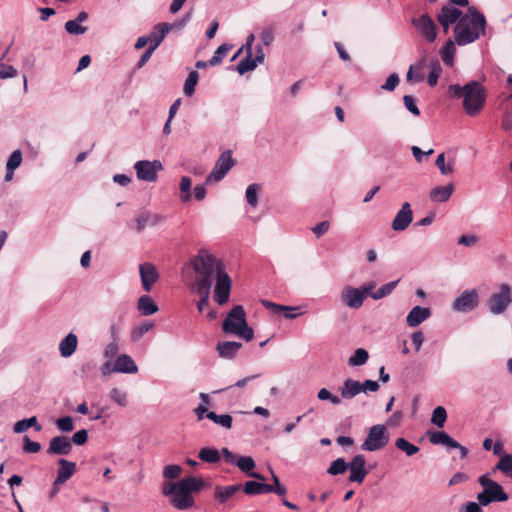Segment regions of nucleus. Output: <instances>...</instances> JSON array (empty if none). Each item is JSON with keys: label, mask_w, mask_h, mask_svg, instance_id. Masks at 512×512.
I'll return each mask as SVG.
<instances>
[{"label": "nucleus", "mask_w": 512, "mask_h": 512, "mask_svg": "<svg viewBox=\"0 0 512 512\" xmlns=\"http://www.w3.org/2000/svg\"><path fill=\"white\" fill-rule=\"evenodd\" d=\"M271 485L258 481H247L243 485V491L247 495L255 496L270 493Z\"/></svg>", "instance_id": "nucleus-32"}, {"label": "nucleus", "mask_w": 512, "mask_h": 512, "mask_svg": "<svg viewBox=\"0 0 512 512\" xmlns=\"http://www.w3.org/2000/svg\"><path fill=\"white\" fill-rule=\"evenodd\" d=\"M364 292L360 288L345 286L340 293L341 302L351 309H359L365 300Z\"/></svg>", "instance_id": "nucleus-12"}, {"label": "nucleus", "mask_w": 512, "mask_h": 512, "mask_svg": "<svg viewBox=\"0 0 512 512\" xmlns=\"http://www.w3.org/2000/svg\"><path fill=\"white\" fill-rule=\"evenodd\" d=\"M447 419V412L444 407L438 406L433 410L431 422L439 428H442Z\"/></svg>", "instance_id": "nucleus-46"}, {"label": "nucleus", "mask_w": 512, "mask_h": 512, "mask_svg": "<svg viewBox=\"0 0 512 512\" xmlns=\"http://www.w3.org/2000/svg\"><path fill=\"white\" fill-rule=\"evenodd\" d=\"M59 468L57 470L56 479L59 483H66L76 471V463L68 461L64 458L58 460Z\"/></svg>", "instance_id": "nucleus-26"}, {"label": "nucleus", "mask_w": 512, "mask_h": 512, "mask_svg": "<svg viewBox=\"0 0 512 512\" xmlns=\"http://www.w3.org/2000/svg\"><path fill=\"white\" fill-rule=\"evenodd\" d=\"M198 79L199 74L197 71H192L189 73L183 87V91L186 96H192L194 94Z\"/></svg>", "instance_id": "nucleus-43"}, {"label": "nucleus", "mask_w": 512, "mask_h": 512, "mask_svg": "<svg viewBox=\"0 0 512 512\" xmlns=\"http://www.w3.org/2000/svg\"><path fill=\"white\" fill-rule=\"evenodd\" d=\"M272 481L273 485H271L270 493H275L280 497H284L287 493V489L284 485L280 483L279 477L272 472Z\"/></svg>", "instance_id": "nucleus-55"}, {"label": "nucleus", "mask_w": 512, "mask_h": 512, "mask_svg": "<svg viewBox=\"0 0 512 512\" xmlns=\"http://www.w3.org/2000/svg\"><path fill=\"white\" fill-rule=\"evenodd\" d=\"M110 399L117 405L124 407L127 405V394L119 388H112L109 392Z\"/></svg>", "instance_id": "nucleus-50"}, {"label": "nucleus", "mask_w": 512, "mask_h": 512, "mask_svg": "<svg viewBox=\"0 0 512 512\" xmlns=\"http://www.w3.org/2000/svg\"><path fill=\"white\" fill-rule=\"evenodd\" d=\"M57 428L62 432H71L74 428L73 419L70 416H64L56 420Z\"/></svg>", "instance_id": "nucleus-57"}, {"label": "nucleus", "mask_w": 512, "mask_h": 512, "mask_svg": "<svg viewBox=\"0 0 512 512\" xmlns=\"http://www.w3.org/2000/svg\"><path fill=\"white\" fill-rule=\"evenodd\" d=\"M485 28V16L475 6H471L454 27L455 42L459 46L473 43L485 34Z\"/></svg>", "instance_id": "nucleus-3"}, {"label": "nucleus", "mask_w": 512, "mask_h": 512, "mask_svg": "<svg viewBox=\"0 0 512 512\" xmlns=\"http://www.w3.org/2000/svg\"><path fill=\"white\" fill-rule=\"evenodd\" d=\"M231 48H232V45H230V44L225 43V44L220 45L217 48V50L214 52V55L210 58V65L211 66L219 65Z\"/></svg>", "instance_id": "nucleus-45"}, {"label": "nucleus", "mask_w": 512, "mask_h": 512, "mask_svg": "<svg viewBox=\"0 0 512 512\" xmlns=\"http://www.w3.org/2000/svg\"><path fill=\"white\" fill-rule=\"evenodd\" d=\"M429 441L434 445H444L448 448L459 449L462 459L468 455L467 448L462 446L444 431L430 432Z\"/></svg>", "instance_id": "nucleus-13"}, {"label": "nucleus", "mask_w": 512, "mask_h": 512, "mask_svg": "<svg viewBox=\"0 0 512 512\" xmlns=\"http://www.w3.org/2000/svg\"><path fill=\"white\" fill-rule=\"evenodd\" d=\"M455 51L456 48L454 42L452 40H448L440 50V55L444 64L448 66L453 65Z\"/></svg>", "instance_id": "nucleus-35"}, {"label": "nucleus", "mask_w": 512, "mask_h": 512, "mask_svg": "<svg viewBox=\"0 0 512 512\" xmlns=\"http://www.w3.org/2000/svg\"><path fill=\"white\" fill-rule=\"evenodd\" d=\"M41 450L39 442L30 440L29 437H23V451L26 453H37Z\"/></svg>", "instance_id": "nucleus-60"}, {"label": "nucleus", "mask_w": 512, "mask_h": 512, "mask_svg": "<svg viewBox=\"0 0 512 512\" xmlns=\"http://www.w3.org/2000/svg\"><path fill=\"white\" fill-rule=\"evenodd\" d=\"M395 446L403 451L407 456H413L414 454L418 453L419 452V447L410 443L409 441H407L405 438H397L395 440Z\"/></svg>", "instance_id": "nucleus-40"}, {"label": "nucleus", "mask_w": 512, "mask_h": 512, "mask_svg": "<svg viewBox=\"0 0 512 512\" xmlns=\"http://www.w3.org/2000/svg\"><path fill=\"white\" fill-rule=\"evenodd\" d=\"M265 54L260 46L256 47V56L252 58V52H246V57L241 60L236 69L240 75L245 74L248 71L254 70L258 64L263 63Z\"/></svg>", "instance_id": "nucleus-18"}, {"label": "nucleus", "mask_w": 512, "mask_h": 512, "mask_svg": "<svg viewBox=\"0 0 512 512\" xmlns=\"http://www.w3.org/2000/svg\"><path fill=\"white\" fill-rule=\"evenodd\" d=\"M206 417L223 428L230 429L232 427L233 419L228 414L218 415L215 412L210 411L206 414Z\"/></svg>", "instance_id": "nucleus-38"}, {"label": "nucleus", "mask_w": 512, "mask_h": 512, "mask_svg": "<svg viewBox=\"0 0 512 512\" xmlns=\"http://www.w3.org/2000/svg\"><path fill=\"white\" fill-rule=\"evenodd\" d=\"M78 338L75 334L69 333L59 344L60 355L64 358L70 357L77 349Z\"/></svg>", "instance_id": "nucleus-30"}, {"label": "nucleus", "mask_w": 512, "mask_h": 512, "mask_svg": "<svg viewBox=\"0 0 512 512\" xmlns=\"http://www.w3.org/2000/svg\"><path fill=\"white\" fill-rule=\"evenodd\" d=\"M236 466L248 477H252L260 481L265 480L263 475L253 471L256 463L250 456H239V460L236 462Z\"/></svg>", "instance_id": "nucleus-25"}, {"label": "nucleus", "mask_w": 512, "mask_h": 512, "mask_svg": "<svg viewBox=\"0 0 512 512\" xmlns=\"http://www.w3.org/2000/svg\"><path fill=\"white\" fill-rule=\"evenodd\" d=\"M165 221V217L160 214H152L150 212H142L136 219V231L141 232L146 227H154Z\"/></svg>", "instance_id": "nucleus-21"}, {"label": "nucleus", "mask_w": 512, "mask_h": 512, "mask_svg": "<svg viewBox=\"0 0 512 512\" xmlns=\"http://www.w3.org/2000/svg\"><path fill=\"white\" fill-rule=\"evenodd\" d=\"M65 30L68 34L71 35H82L87 31V28L81 26L78 21L69 20L65 23Z\"/></svg>", "instance_id": "nucleus-53"}, {"label": "nucleus", "mask_w": 512, "mask_h": 512, "mask_svg": "<svg viewBox=\"0 0 512 512\" xmlns=\"http://www.w3.org/2000/svg\"><path fill=\"white\" fill-rule=\"evenodd\" d=\"M198 457L201 461L211 464L220 461V453L216 448L204 447L200 449Z\"/></svg>", "instance_id": "nucleus-37"}, {"label": "nucleus", "mask_w": 512, "mask_h": 512, "mask_svg": "<svg viewBox=\"0 0 512 512\" xmlns=\"http://www.w3.org/2000/svg\"><path fill=\"white\" fill-rule=\"evenodd\" d=\"M134 169L139 180L155 182L158 177V172L163 169V166L159 160H140L135 163Z\"/></svg>", "instance_id": "nucleus-10"}, {"label": "nucleus", "mask_w": 512, "mask_h": 512, "mask_svg": "<svg viewBox=\"0 0 512 512\" xmlns=\"http://www.w3.org/2000/svg\"><path fill=\"white\" fill-rule=\"evenodd\" d=\"M241 488V484H234L229 486L217 485L214 488V499L218 502V504L222 505L226 503L233 495L239 492Z\"/></svg>", "instance_id": "nucleus-23"}, {"label": "nucleus", "mask_w": 512, "mask_h": 512, "mask_svg": "<svg viewBox=\"0 0 512 512\" xmlns=\"http://www.w3.org/2000/svg\"><path fill=\"white\" fill-rule=\"evenodd\" d=\"M180 190L182 192L181 200L183 202H188L191 199L190 188H191V179L187 176H183L180 180Z\"/></svg>", "instance_id": "nucleus-54"}, {"label": "nucleus", "mask_w": 512, "mask_h": 512, "mask_svg": "<svg viewBox=\"0 0 512 512\" xmlns=\"http://www.w3.org/2000/svg\"><path fill=\"white\" fill-rule=\"evenodd\" d=\"M173 25L169 23L157 24L150 33V46L155 49L161 44L166 35L170 32Z\"/></svg>", "instance_id": "nucleus-28"}, {"label": "nucleus", "mask_w": 512, "mask_h": 512, "mask_svg": "<svg viewBox=\"0 0 512 512\" xmlns=\"http://www.w3.org/2000/svg\"><path fill=\"white\" fill-rule=\"evenodd\" d=\"M369 358L367 350L358 348L354 351L353 355L348 359V364L352 367L364 365Z\"/></svg>", "instance_id": "nucleus-39"}, {"label": "nucleus", "mask_w": 512, "mask_h": 512, "mask_svg": "<svg viewBox=\"0 0 512 512\" xmlns=\"http://www.w3.org/2000/svg\"><path fill=\"white\" fill-rule=\"evenodd\" d=\"M511 304L512 286L508 283L499 284L486 302L488 311L495 316L505 313Z\"/></svg>", "instance_id": "nucleus-7"}, {"label": "nucleus", "mask_w": 512, "mask_h": 512, "mask_svg": "<svg viewBox=\"0 0 512 512\" xmlns=\"http://www.w3.org/2000/svg\"><path fill=\"white\" fill-rule=\"evenodd\" d=\"M258 192L259 186L257 184H251L246 189V200L247 203L252 207H256L258 204Z\"/></svg>", "instance_id": "nucleus-51"}, {"label": "nucleus", "mask_w": 512, "mask_h": 512, "mask_svg": "<svg viewBox=\"0 0 512 512\" xmlns=\"http://www.w3.org/2000/svg\"><path fill=\"white\" fill-rule=\"evenodd\" d=\"M398 282L399 280H396L382 285L378 290L371 293V297L374 300H379L390 295L397 286Z\"/></svg>", "instance_id": "nucleus-42"}, {"label": "nucleus", "mask_w": 512, "mask_h": 512, "mask_svg": "<svg viewBox=\"0 0 512 512\" xmlns=\"http://www.w3.org/2000/svg\"><path fill=\"white\" fill-rule=\"evenodd\" d=\"M260 40L265 46H269L274 40V29L272 27H265L260 33Z\"/></svg>", "instance_id": "nucleus-64"}, {"label": "nucleus", "mask_w": 512, "mask_h": 512, "mask_svg": "<svg viewBox=\"0 0 512 512\" xmlns=\"http://www.w3.org/2000/svg\"><path fill=\"white\" fill-rule=\"evenodd\" d=\"M431 316V310L427 307L415 306L406 317V323L409 327H417Z\"/></svg>", "instance_id": "nucleus-22"}, {"label": "nucleus", "mask_w": 512, "mask_h": 512, "mask_svg": "<svg viewBox=\"0 0 512 512\" xmlns=\"http://www.w3.org/2000/svg\"><path fill=\"white\" fill-rule=\"evenodd\" d=\"M236 161L232 158L230 150L224 151L217 159L212 171L206 178V184L221 181L227 173L235 166Z\"/></svg>", "instance_id": "nucleus-9"}, {"label": "nucleus", "mask_w": 512, "mask_h": 512, "mask_svg": "<svg viewBox=\"0 0 512 512\" xmlns=\"http://www.w3.org/2000/svg\"><path fill=\"white\" fill-rule=\"evenodd\" d=\"M72 451V442L66 436L51 438L47 453L50 455H68Z\"/></svg>", "instance_id": "nucleus-20"}, {"label": "nucleus", "mask_w": 512, "mask_h": 512, "mask_svg": "<svg viewBox=\"0 0 512 512\" xmlns=\"http://www.w3.org/2000/svg\"><path fill=\"white\" fill-rule=\"evenodd\" d=\"M262 304H263V306H265L267 309H270L274 313H280L282 311H293V310L300 309V307H298V306L297 307L284 306V305H279V304H276V303H273V302H270L267 300H262Z\"/></svg>", "instance_id": "nucleus-56"}, {"label": "nucleus", "mask_w": 512, "mask_h": 512, "mask_svg": "<svg viewBox=\"0 0 512 512\" xmlns=\"http://www.w3.org/2000/svg\"><path fill=\"white\" fill-rule=\"evenodd\" d=\"M22 163V152L20 150H15L9 156L8 161L6 163V167L11 169H17Z\"/></svg>", "instance_id": "nucleus-59"}, {"label": "nucleus", "mask_w": 512, "mask_h": 512, "mask_svg": "<svg viewBox=\"0 0 512 512\" xmlns=\"http://www.w3.org/2000/svg\"><path fill=\"white\" fill-rule=\"evenodd\" d=\"M442 73V68L438 60H435L432 63V70L428 75L427 82L430 86H435L438 82V79Z\"/></svg>", "instance_id": "nucleus-52"}, {"label": "nucleus", "mask_w": 512, "mask_h": 512, "mask_svg": "<svg viewBox=\"0 0 512 512\" xmlns=\"http://www.w3.org/2000/svg\"><path fill=\"white\" fill-rule=\"evenodd\" d=\"M29 428H34L37 432L42 430V426L38 423L36 416L17 421L13 426V431L14 433L21 434Z\"/></svg>", "instance_id": "nucleus-33"}, {"label": "nucleus", "mask_w": 512, "mask_h": 512, "mask_svg": "<svg viewBox=\"0 0 512 512\" xmlns=\"http://www.w3.org/2000/svg\"><path fill=\"white\" fill-rule=\"evenodd\" d=\"M153 323L150 321H145L138 326L134 327L131 332V338L133 341L140 340L148 331L153 328Z\"/></svg>", "instance_id": "nucleus-44"}, {"label": "nucleus", "mask_w": 512, "mask_h": 512, "mask_svg": "<svg viewBox=\"0 0 512 512\" xmlns=\"http://www.w3.org/2000/svg\"><path fill=\"white\" fill-rule=\"evenodd\" d=\"M115 370L117 373L135 374L138 372V367L130 355L121 354L115 360Z\"/></svg>", "instance_id": "nucleus-24"}, {"label": "nucleus", "mask_w": 512, "mask_h": 512, "mask_svg": "<svg viewBox=\"0 0 512 512\" xmlns=\"http://www.w3.org/2000/svg\"><path fill=\"white\" fill-rule=\"evenodd\" d=\"M454 192V185L452 183L445 186H437L431 189L429 198L435 203L447 202Z\"/></svg>", "instance_id": "nucleus-27"}, {"label": "nucleus", "mask_w": 512, "mask_h": 512, "mask_svg": "<svg viewBox=\"0 0 512 512\" xmlns=\"http://www.w3.org/2000/svg\"><path fill=\"white\" fill-rule=\"evenodd\" d=\"M222 330L226 334L236 335L245 341H251L254 337V331L246 321V313L241 305L234 306L227 314L222 324Z\"/></svg>", "instance_id": "nucleus-5"}, {"label": "nucleus", "mask_w": 512, "mask_h": 512, "mask_svg": "<svg viewBox=\"0 0 512 512\" xmlns=\"http://www.w3.org/2000/svg\"><path fill=\"white\" fill-rule=\"evenodd\" d=\"M388 429L383 424H377L369 429L368 435L361 444L364 451L374 452L383 449L389 443Z\"/></svg>", "instance_id": "nucleus-8"}, {"label": "nucleus", "mask_w": 512, "mask_h": 512, "mask_svg": "<svg viewBox=\"0 0 512 512\" xmlns=\"http://www.w3.org/2000/svg\"><path fill=\"white\" fill-rule=\"evenodd\" d=\"M138 310L144 316H149L158 311V306L149 295H143L138 299Z\"/></svg>", "instance_id": "nucleus-34"}, {"label": "nucleus", "mask_w": 512, "mask_h": 512, "mask_svg": "<svg viewBox=\"0 0 512 512\" xmlns=\"http://www.w3.org/2000/svg\"><path fill=\"white\" fill-rule=\"evenodd\" d=\"M412 24L427 41L433 42L436 39V25L428 14H422L418 18H414Z\"/></svg>", "instance_id": "nucleus-14"}, {"label": "nucleus", "mask_w": 512, "mask_h": 512, "mask_svg": "<svg viewBox=\"0 0 512 512\" xmlns=\"http://www.w3.org/2000/svg\"><path fill=\"white\" fill-rule=\"evenodd\" d=\"M190 264L196 275L194 287L211 288L215 280L214 301L218 305L226 304L230 297L232 281L223 263L207 250H200L191 258Z\"/></svg>", "instance_id": "nucleus-1"}, {"label": "nucleus", "mask_w": 512, "mask_h": 512, "mask_svg": "<svg viewBox=\"0 0 512 512\" xmlns=\"http://www.w3.org/2000/svg\"><path fill=\"white\" fill-rule=\"evenodd\" d=\"M448 95L453 99H462L463 109L470 117L480 114L487 98L485 87L478 81H470L463 86L452 84L448 87Z\"/></svg>", "instance_id": "nucleus-2"}, {"label": "nucleus", "mask_w": 512, "mask_h": 512, "mask_svg": "<svg viewBox=\"0 0 512 512\" xmlns=\"http://www.w3.org/2000/svg\"><path fill=\"white\" fill-rule=\"evenodd\" d=\"M479 304V295L476 289L463 291L452 303V309L456 312L467 313Z\"/></svg>", "instance_id": "nucleus-11"}, {"label": "nucleus", "mask_w": 512, "mask_h": 512, "mask_svg": "<svg viewBox=\"0 0 512 512\" xmlns=\"http://www.w3.org/2000/svg\"><path fill=\"white\" fill-rule=\"evenodd\" d=\"M18 74L12 65L0 64V79L14 78Z\"/></svg>", "instance_id": "nucleus-63"}, {"label": "nucleus", "mask_w": 512, "mask_h": 512, "mask_svg": "<svg viewBox=\"0 0 512 512\" xmlns=\"http://www.w3.org/2000/svg\"><path fill=\"white\" fill-rule=\"evenodd\" d=\"M496 470L503 472L507 476H512V455L505 454L502 457H500L498 463L494 468V471Z\"/></svg>", "instance_id": "nucleus-41"}, {"label": "nucleus", "mask_w": 512, "mask_h": 512, "mask_svg": "<svg viewBox=\"0 0 512 512\" xmlns=\"http://www.w3.org/2000/svg\"><path fill=\"white\" fill-rule=\"evenodd\" d=\"M341 397L344 399H352L361 393L360 382L354 379H347L340 388Z\"/></svg>", "instance_id": "nucleus-31"}, {"label": "nucleus", "mask_w": 512, "mask_h": 512, "mask_svg": "<svg viewBox=\"0 0 512 512\" xmlns=\"http://www.w3.org/2000/svg\"><path fill=\"white\" fill-rule=\"evenodd\" d=\"M182 471L180 465H168L163 469V477L166 479H176L181 475Z\"/></svg>", "instance_id": "nucleus-58"}, {"label": "nucleus", "mask_w": 512, "mask_h": 512, "mask_svg": "<svg viewBox=\"0 0 512 512\" xmlns=\"http://www.w3.org/2000/svg\"><path fill=\"white\" fill-rule=\"evenodd\" d=\"M399 76L396 73H392L386 79L385 83L381 86V89L386 91H394L399 84Z\"/></svg>", "instance_id": "nucleus-62"}, {"label": "nucleus", "mask_w": 512, "mask_h": 512, "mask_svg": "<svg viewBox=\"0 0 512 512\" xmlns=\"http://www.w3.org/2000/svg\"><path fill=\"white\" fill-rule=\"evenodd\" d=\"M242 347L240 342L236 341H223L218 342L216 350L221 358L232 359Z\"/></svg>", "instance_id": "nucleus-29"}, {"label": "nucleus", "mask_w": 512, "mask_h": 512, "mask_svg": "<svg viewBox=\"0 0 512 512\" xmlns=\"http://www.w3.org/2000/svg\"><path fill=\"white\" fill-rule=\"evenodd\" d=\"M478 482L483 487V490L477 494V500L482 506L508 500V494L499 483L490 479L489 474L481 475Z\"/></svg>", "instance_id": "nucleus-6"}, {"label": "nucleus", "mask_w": 512, "mask_h": 512, "mask_svg": "<svg viewBox=\"0 0 512 512\" xmlns=\"http://www.w3.org/2000/svg\"><path fill=\"white\" fill-rule=\"evenodd\" d=\"M462 16V12L458 8L452 5H444L437 16V21L442 26L444 32L447 33L450 25L457 24Z\"/></svg>", "instance_id": "nucleus-16"}, {"label": "nucleus", "mask_w": 512, "mask_h": 512, "mask_svg": "<svg viewBox=\"0 0 512 512\" xmlns=\"http://www.w3.org/2000/svg\"><path fill=\"white\" fill-rule=\"evenodd\" d=\"M435 165L438 167L442 175H449L454 171L453 162L445 163V155L441 153L437 156Z\"/></svg>", "instance_id": "nucleus-48"}, {"label": "nucleus", "mask_w": 512, "mask_h": 512, "mask_svg": "<svg viewBox=\"0 0 512 512\" xmlns=\"http://www.w3.org/2000/svg\"><path fill=\"white\" fill-rule=\"evenodd\" d=\"M347 469L348 463L345 462L343 458H338L330 464L327 473L330 475H339L345 473Z\"/></svg>", "instance_id": "nucleus-47"}, {"label": "nucleus", "mask_w": 512, "mask_h": 512, "mask_svg": "<svg viewBox=\"0 0 512 512\" xmlns=\"http://www.w3.org/2000/svg\"><path fill=\"white\" fill-rule=\"evenodd\" d=\"M366 460L361 454L356 455L350 463H348V469L350 470L349 481L362 483L369 473L365 467Z\"/></svg>", "instance_id": "nucleus-17"}, {"label": "nucleus", "mask_w": 512, "mask_h": 512, "mask_svg": "<svg viewBox=\"0 0 512 512\" xmlns=\"http://www.w3.org/2000/svg\"><path fill=\"white\" fill-rule=\"evenodd\" d=\"M317 397L322 401L329 400L334 405L340 404V398L331 394L326 388L320 389L318 391Z\"/></svg>", "instance_id": "nucleus-61"}, {"label": "nucleus", "mask_w": 512, "mask_h": 512, "mask_svg": "<svg viewBox=\"0 0 512 512\" xmlns=\"http://www.w3.org/2000/svg\"><path fill=\"white\" fill-rule=\"evenodd\" d=\"M112 341L106 345L103 355L107 360H112L119 351V345L116 335V328L114 326L111 327Z\"/></svg>", "instance_id": "nucleus-36"}, {"label": "nucleus", "mask_w": 512, "mask_h": 512, "mask_svg": "<svg viewBox=\"0 0 512 512\" xmlns=\"http://www.w3.org/2000/svg\"><path fill=\"white\" fill-rule=\"evenodd\" d=\"M195 291L201 295L200 300L197 302V308L199 312H203L204 308L209 303V296L211 288H203V287H194Z\"/></svg>", "instance_id": "nucleus-49"}, {"label": "nucleus", "mask_w": 512, "mask_h": 512, "mask_svg": "<svg viewBox=\"0 0 512 512\" xmlns=\"http://www.w3.org/2000/svg\"><path fill=\"white\" fill-rule=\"evenodd\" d=\"M413 221V211L409 202H404L392 220L391 228L394 231L400 232L408 228Z\"/></svg>", "instance_id": "nucleus-15"}, {"label": "nucleus", "mask_w": 512, "mask_h": 512, "mask_svg": "<svg viewBox=\"0 0 512 512\" xmlns=\"http://www.w3.org/2000/svg\"><path fill=\"white\" fill-rule=\"evenodd\" d=\"M139 273L143 289L146 292H149L159 278V274L155 265L149 262H145L139 266Z\"/></svg>", "instance_id": "nucleus-19"}, {"label": "nucleus", "mask_w": 512, "mask_h": 512, "mask_svg": "<svg viewBox=\"0 0 512 512\" xmlns=\"http://www.w3.org/2000/svg\"><path fill=\"white\" fill-rule=\"evenodd\" d=\"M204 486L202 479L186 477L178 482L166 483L163 486V494L170 496L171 505L178 510H187L194 504L192 492H199Z\"/></svg>", "instance_id": "nucleus-4"}]
</instances>
